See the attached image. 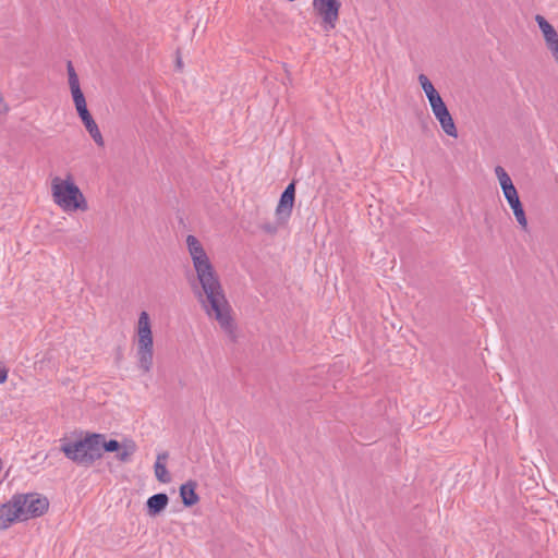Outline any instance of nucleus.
<instances>
[{
  "label": "nucleus",
  "mask_w": 558,
  "mask_h": 558,
  "mask_svg": "<svg viewBox=\"0 0 558 558\" xmlns=\"http://www.w3.org/2000/svg\"><path fill=\"white\" fill-rule=\"evenodd\" d=\"M185 250L199 284L195 295L203 312L222 331L232 335L236 327L233 311L226 296L210 253L204 242L194 234L186 235Z\"/></svg>",
  "instance_id": "f257e3e1"
},
{
  "label": "nucleus",
  "mask_w": 558,
  "mask_h": 558,
  "mask_svg": "<svg viewBox=\"0 0 558 558\" xmlns=\"http://www.w3.org/2000/svg\"><path fill=\"white\" fill-rule=\"evenodd\" d=\"M51 502L39 492L15 493L0 502V532L8 531L16 523H25L47 515Z\"/></svg>",
  "instance_id": "f03ea898"
},
{
  "label": "nucleus",
  "mask_w": 558,
  "mask_h": 558,
  "mask_svg": "<svg viewBox=\"0 0 558 558\" xmlns=\"http://www.w3.org/2000/svg\"><path fill=\"white\" fill-rule=\"evenodd\" d=\"M49 192L53 205L63 214L73 216L90 210L87 195L69 171L51 175Z\"/></svg>",
  "instance_id": "7ed1b4c3"
},
{
  "label": "nucleus",
  "mask_w": 558,
  "mask_h": 558,
  "mask_svg": "<svg viewBox=\"0 0 558 558\" xmlns=\"http://www.w3.org/2000/svg\"><path fill=\"white\" fill-rule=\"evenodd\" d=\"M132 343L137 369L144 374L149 373L154 367L155 359L154 318L145 310L137 314Z\"/></svg>",
  "instance_id": "20e7f679"
},
{
  "label": "nucleus",
  "mask_w": 558,
  "mask_h": 558,
  "mask_svg": "<svg viewBox=\"0 0 558 558\" xmlns=\"http://www.w3.org/2000/svg\"><path fill=\"white\" fill-rule=\"evenodd\" d=\"M68 84L75 110L85 128V131L98 148H104L106 145L104 135L87 108L85 96L81 89L78 76L72 65H69L68 68Z\"/></svg>",
  "instance_id": "39448f33"
},
{
  "label": "nucleus",
  "mask_w": 558,
  "mask_h": 558,
  "mask_svg": "<svg viewBox=\"0 0 558 558\" xmlns=\"http://www.w3.org/2000/svg\"><path fill=\"white\" fill-rule=\"evenodd\" d=\"M68 84L75 110L85 128V131L98 148H104L106 145L104 135L87 108L85 96L81 89L78 76L72 65H69L68 68Z\"/></svg>",
  "instance_id": "423d86ee"
},
{
  "label": "nucleus",
  "mask_w": 558,
  "mask_h": 558,
  "mask_svg": "<svg viewBox=\"0 0 558 558\" xmlns=\"http://www.w3.org/2000/svg\"><path fill=\"white\" fill-rule=\"evenodd\" d=\"M99 434H86L75 440L65 441L61 451L70 460L90 465L100 459Z\"/></svg>",
  "instance_id": "0eeeda50"
},
{
  "label": "nucleus",
  "mask_w": 558,
  "mask_h": 558,
  "mask_svg": "<svg viewBox=\"0 0 558 558\" xmlns=\"http://www.w3.org/2000/svg\"><path fill=\"white\" fill-rule=\"evenodd\" d=\"M295 201V186L290 183L280 196V199L276 206L274 217L264 220L259 225V229L263 233L274 236L280 229L287 226L289 222Z\"/></svg>",
  "instance_id": "6e6552de"
},
{
  "label": "nucleus",
  "mask_w": 558,
  "mask_h": 558,
  "mask_svg": "<svg viewBox=\"0 0 558 558\" xmlns=\"http://www.w3.org/2000/svg\"><path fill=\"white\" fill-rule=\"evenodd\" d=\"M341 7L340 0H313V12L325 32L337 27Z\"/></svg>",
  "instance_id": "1a4fd4ad"
},
{
  "label": "nucleus",
  "mask_w": 558,
  "mask_h": 558,
  "mask_svg": "<svg viewBox=\"0 0 558 558\" xmlns=\"http://www.w3.org/2000/svg\"><path fill=\"white\" fill-rule=\"evenodd\" d=\"M100 458L104 452H116L117 459L120 462H128L137 450V446L132 439H123L122 441L116 439H108L105 435L99 434Z\"/></svg>",
  "instance_id": "9d476101"
},
{
  "label": "nucleus",
  "mask_w": 558,
  "mask_h": 558,
  "mask_svg": "<svg viewBox=\"0 0 558 558\" xmlns=\"http://www.w3.org/2000/svg\"><path fill=\"white\" fill-rule=\"evenodd\" d=\"M534 21L538 27L539 35L547 54L558 51V29L545 16L536 14Z\"/></svg>",
  "instance_id": "9b49d317"
},
{
  "label": "nucleus",
  "mask_w": 558,
  "mask_h": 558,
  "mask_svg": "<svg viewBox=\"0 0 558 558\" xmlns=\"http://www.w3.org/2000/svg\"><path fill=\"white\" fill-rule=\"evenodd\" d=\"M430 112L438 122L444 134L451 138L458 137V128L446 104L441 107L432 109Z\"/></svg>",
  "instance_id": "f8f14e48"
},
{
  "label": "nucleus",
  "mask_w": 558,
  "mask_h": 558,
  "mask_svg": "<svg viewBox=\"0 0 558 558\" xmlns=\"http://www.w3.org/2000/svg\"><path fill=\"white\" fill-rule=\"evenodd\" d=\"M417 83L428 102L430 110L437 107H441L446 104L439 90L435 87L434 83L426 74H418Z\"/></svg>",
  "instance_id": "ddd939ff"
},
{
  "label": "nucleus",
  "mask_w": 558,
  "mask_h": 558,
  "mask_svg": "<svg viewBox=\"0 0 558 558\" xmlns=\"http://www.w3.org/2000/svg\"><path fill=\"white\" fill-rule=\"evenodd\" d=\"M506 203L508 204L515 222L518 223V227L522 231H527L529 229V220L526 217V213L523 206V203L521 202L518 189H513V193L511 195L504 197Z\"/></svg>",
  "instance_id": "4468645a"
},
{
  "label": "nucleus",
  "mask_w": 558,
  "mask_h": 558,
  "mask_svg": "<svg viewBox=\"0 0 558 558\" xmlns=\"http://www.w3.org/2000/svg\"><path fill=\"white\" fill-rule=\"evenodd\" d=\"M169 497L165 493L150 496L145 504V513L148 518L155 519L162 515L169 506Z\"/></svg>",
  "instance_id": "2eb2a0df"
},
{
  "label": "nucleus",
  "mask_w": 558,
  "mask_h": 558,
  "mask_svg": "<svg viewBox=\"0 0 558 558\" xmlns=\"http://www.w3.org/2000/svg\"><path fill=\"white\" fill-rule=\"evenodd\" d=\"M198 483L195 480H187L179 486V496L182 505L185 508H192L196 506L201 497L197 494Z\"/></svg>",
  "instance_id": "dca6fc26"
},
{
  "label": "nucleus",
  "mask_w": 558,
  "mask_h": 558,
  "mask_svg": "<svg viewBox=\"0 0 558 558\" xmlns=\"http://www.w3.org/2000/svg\"><path fill=\"white\" fill-rule=\"evenodd\" d=\"M168 458L169 454L167 452H161L157 454L156 461L154 463V475L158 483L167 485L172 482V475L168 470Z\"/></svg>",
  "instance_id": "f3484780"
},
{
  "label": "nucleus",
  "mask_w": 558,
  "mask_h": 558,
  "mask_svg": "<svg viewBox=\"0 0 558 558\" xmlns=\"http://www.w3.org/2000/svg\"><path fill=\"white\" fill-rule=\"evenodd\" d=\"M494 175L504 197L511 195L513 189H517L512 178L502 166H496L494 168Z\"/></svg>",
  "instance_id": "a211bd4d"
},
{
  "label": "nucleus",
  "mask_w": 558,
  "mask_h": 558,
  "mask_svg": "<svg viewBox=\"0 0 558 558\" xmlns=\"http://www.w3.org/2000/svg\"><path fill=\"white\" fill-rule=\"evenodd\" d=\"M9 369L3 364V362L0 361V384H4L8 379Z\"/></svg>",
  "instance_id": "6ab92c4d"
},
{
  "label": "nucleus",
  "mask_w": 558,
  "mask_h": 558,
  "mask_svg": "<svg viewBox=\"0 0 558 558\" xmlns=\"http://www.w3.org/2000/svg\"><path fill=\"white\" fill-rule=\"evenodd\" d=\"M9 110L8 104L4 100L3 95L0 93V113H4Z\"/></svg>",
  "instance_id": "aec40b11"
},
{
  "label": "nucleus",
  "mask_w": 558,
  "mask_h": 558,
  "mask_svg": "<svg viewBox=\"0 0 558 558\" xmlns=\"http://www.w3.org/2000/svg\"><path fill=\"white\" fill-rule=\"evenodd\" d=\"M558 69V50L548 56Z\"/></svg>",
  "instance_id": "412c9836"
}]
</instances>
